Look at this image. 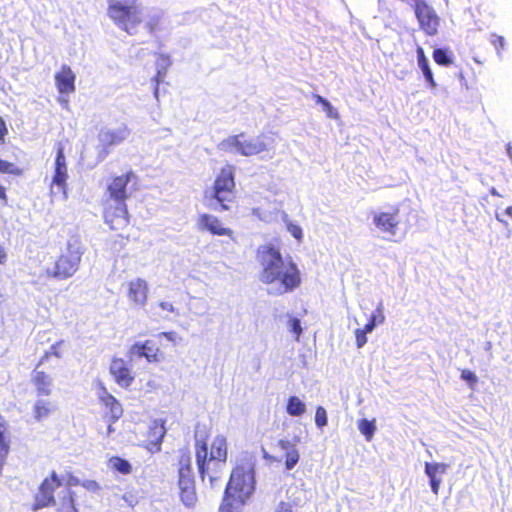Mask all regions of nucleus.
<instances>
[{"instance_id":"nucleus-1","label":"nucleus","mask_w":512,"mask_h":512,"mask_svg":"<svg viewBox=\"0 0 512 512\" xmlns=\"http://www.w3.org/2000/svg\"><path fill=\"white\" fill-rule=\"evenodd\" d=\"M256 255L261 266L259 279L263 284L275 285L280 295L300 287L302 277L297 264L291 258L285 259L278 248L262 245Z\"/></svg>"},{"instance_id":"nucleus-2","label":"nucleus","mask_w":512,"mask_h":512,"mask_svg":"<svg viewBox=\"0 0 512 512\" xmlns=\"http://www.w3.org/2000/svg\"><path fill=\"white\" fill-rule=\"evenodd\" d=\"M133 171L113 176L106 188V199L103 202V217L111 230L120 232L130 224V215L126 201L130 197L128 184L135 180Z\"/></svg>"},{"instance_id":"nucleus-3","label":"nucleus","mask_w":512,"mask_h":512,"mask_svg":"<svg viewBox=\"0 0 512 512\" xmlns=\"http://www.w3.org/2000/svg\"><path fill=\"white\" fill-rule=\"evenodd\" d=\"M195 458L201 479L204 480L208 477L213 485L215 481L219 480L222 468L228 458L226 438L223 435H217L211 442L209 453L206 439L196 440Z\"/></svg>"},{"instance_id":"nucleus-4","label":"nucleus","mask_w":512,"mask_h":512,"mask_svg":"<svg viewBox=\"0 0 512 512\" xmlns=\"http://www.w3.org/2000/svg\"><path fill=\"white\" fill-rule=\"evenodd\" d=\"M255 489L254 470L249 466H237L233 469L225 488L220 512H237L246 504Z\"/></svg>"},{"instance_id":"nucleus-5","label":"nucleus","mask_w":512,"mask_h":512,"mask_svg":"<svg viewBox=\"0 0 512 512\" xmlns=\"http://www.w3.org/2000/svg\"><path fill=\"white\" fill-rule=\"evenodd\" d=\"M83 254L84 250L78 239L68 241L52 266L45 270V275L55 280L71 278L78 271Z\"/></svg>"},{"instance_id":"nucleus-6","label":"nucleus","mask_w":512,"mask_h":512,"mask_svg":"<svg viewBox=\"0 0 512 512\" xmlns=\"http://www.w3.org/2000/svg\"><path fill=\"white\" fill-rule=\"evenodd\" d=\"M107 14L121 30L133 35L142 22L138 0H107Z\"/></svg>"},{"instance_id":"nucleus-7","label":"nucleus","mask_w":512,"mask_h":512,"mask_svg":"<svg viewBox=\"0 0 512 512\" xmlns=\"http://www.w3.org/2000/svg\"><path fill=\"white\" fill-rule=\"evenodd\" d=\"M236 198L235 168L233 165L222 167L217 174L210 192V199L214 200L220 210H229V203Z\"/></svg>"},{"instance_id":"nucleus-8","label":"nucleus","mask_w":512,"mask_h":512,"mask_svg":"<svg viewBox=\"0 0 512 512\" xmlns=\"http://www.w3.org/2000/svg\"><path fill=\"white\" fill-rule=\"evenodd\" d=\"M167 342H173L174 336L171 332H162L154 335L144 342H136L129 349L130 356L144 357L148 362H160L164 359Z\"/></svg>"},{"instance_id":"nucleus-9","label":"nucleus","mask_w":512,"mask_h":512,"mask_svg":"<svg viewBox=\"0 0 512 512\" xmlns=\"http://www.w3.org/2000/svg\"><path fill=\"white\" fill-rule=\"evenodd\" d=\"M414 11L420 30L426 36H436L439 32L441 19L427 0H405Z\"/></svg>"},{"instance_id":"nucleus-10","label":"nucleus","mask_w":512,"mask_h":512,"mask_svg":"<svg viewBox=\"0 0 512 512\" xmlns=\"http://www.w3.org/2000/svg\"><path fill=\"white\" fill-rule=\"evenodd\" d=\"M63 345V340L52 344L50 349L41 356L36 368L32 372L31 382L38 396H49L52 393L53 386L52 378L45 371L38 370V367L48 362L52 357L61 358L63 355L61 347Z\"/></svg>"},{"instance_id":"nucleus-11","label":"nucleus","mask_w":512,"mask_h":512,"mask_svg":"<svg viewBox=\"0 0 512 512\" xmlns=\"http://www.w3.org/2000/svg\"><path fill=\"white\" fill-rule=\"evenodd\" d=\"M221 145L225 150L235 151L243 156H254L267 150L264 136L246 139L244 133L229 136Z\"/></svg>"},{"instance_id":"nucleus-12","label":"nucleus","mask_w":512,"mask_h":512,"mask_svg":"<svg viewBox=\"0 0 512 512\" xmlns=\"http://www.w3.org/2000/svg\"><path fill=\"white\" fill-rule=\"evenodd\" d=\"M62 479L55 470L45 477L38 487V493L34 496L32 510L37 511L55 505V491L62 486Z\"/></svg>"},{"instance_id":"nucleus-13","label":"nucleus","mask_w":512,"mask_h":512,"mask_svg":"<svg viewBox=\"0 0 512 512\" xmlns=\"http://www.w3.org/2000/svg\"><path fill=\"white\" fill-rule=\"evenodd\" d=\"M55 87L59 93L58 102L69 107L68 96L76 91V75L70 66L63 64L54 75Z\"/></svg>"},{"instance_id":"nucleus-14","label":"nucleus","mask_w":512,"mask_h":512,"mask_svg":"<svg viewBox=\"0 0 512 512\" xmlns=\"http://www.w3.org/2000/svg\"><path fill=\"white\" fill-rule=\"evenodd\" d=\"M99 401L104 409L103 419L108 422V433L113 432L112 424L118 421L123 415L121 403L105 388L99 396Z\"/></svg>"},{"instance_id":"nucleus-15","label":"nucleus","mask_w":512,"mask_h":512,"mask_svg":"<svg viewBox=\"0 0 512 512\" xmlns=\"http://www.w3.org/2000/svg\"><path fill=\"white\" fill-rule=\"evenodd\" d=\"M130 131L127 126H122L116 130H106L99 134V157L105 158L111 151V147L121 144L127 139Z\"/></svg>"},{"instance_id":"nucleus-16","label":"nucleus","mask_w":512,"mask_h":512,"mask_svg":"<svg viewBox=\"0 0 512 512\" xmlns=\"http://www.w3.org/2000/svg\"><path fill=\"white\" fill-rule=\"evenodd\" d=\"M56 158L54 164V173L51 185L57 186L64 194L67 192L68 168L64 153V146L61 142H57Z\"/></svg>"},{"instance_id":"nucleus-17","label":"nucleus","mask_w":512,"mask_h":512,"mask_svg":"<svg viewBox=\"0 0 512 512\" xmlns=\"http://www.w3.org/2000/svg\"><path fill=\"white\" fill-rule=\"evenodd\" d=\"M399 207L393 206L391 211L377 212L373 216V223L382 232L395 235L400 224Z\"/></svg>"},{"instance_id":"nucleus-18","label":"nucleus","mask_w":512,"mask_h":512,"mask_svg":"<svg viewBox=\"0 0 512 512\" xmlns=\"http://www.w3.org/2000/svg\"><path fill=\"white\" fill-rule=\"evenodd\" d=\"M109 372L120 387L128 388L134 381L132 370L123 358H112Z\"/></svg>"},{"instance_id":"nucleus-19","label":"nucleus","mask_w":512,"mask_h":512,"mask_svg":"<svg viewBox=\"0 0 512 512\" xmlns=\"http://www.w3.org/2000/svg\"><path fill=\"white\" fill-rule=\"evenodd\" d=\"M198 228L201 231H206L216 236H228L232 238L234 235L232 229L224 227L219 218L208 213L199 215Z\"/></svg>"},{"instance_id":"nucleus-20","label":"nucleus","mask_w":512,"mask_h":512,"mask_svg":"<svg viewBox=\"0 0 512 512\" xmlns=\"http://www.w3.org/2000/svg\"><path fill=\"white\" fill-rule=\"evenodd\" d=\"M127 296L136 306L142 307L148 299V284L142 278H137L128 282Z\"/></svg>"},{"instance_id":"nucleus-21","label":"nucleus","mask_w":512,"mask_h":512,"mask_svg":"<svg viewBox=\"0 0 512 512\" xmlns=\"http://www.w3.org/2000/svg\"><path fill=\"white\" fill-rule=\"evenodd\" d=\"M178 487L182 503L186 507H194L198 500L194 476L178 478Z\"/></svg>"},{"instance_id":"nucleus-22","label":"nucleus","mask_w":512,"mask_h":512,"mask_svg":"<svg viewBox=\"0 0 512 512\" xmlns=\"http://www.w3.org/2000/svg\"><path fill=\"white\" fill-rule=\"evenodd\" d=\"M449 465L446 463H425V474L429 478L430 486L432 492L437 495L440 490L442 480L438 477V475H443L447 472Z\"/></svg>"},{"instance_id":"nucleus-23","label":"nucleus","mask_w":512,"mask_h":512,"mask_svg":"<svg viewBox=\"0 0 512 512\" xmlns=\"http://www.w3.org/2000/svg\"><path fill=\"white\" fill-rule=\"evenodd\" d=\"M278 446L285 452L286 469H293L300 459L296 445L289 440H279Z\"/></svg>"},{"instance_id":"nucleus-24","label":"nucleus","mask_w":512,"mask_h":512,"mask_svg":"<svg viewBox=\"0 0 512 512\" xmlns=\"http://www.w3.org/2000/svg\"><path fill=\"white\" fill-rule=\"evenodd\" d=\"M56 407L50 400L38 399L33 405V417L37 422H42L53 414Z\"/></svg>"},{"instance_id":"nucleus-25","label":"nucleus","mask_w":512,"mask_h":512,"mask_svg":"<svg viewBox=\"0 0 512 512\" xmlns=\"http://www.w3.org/2000/svg\"><path fill=\"white\" fill-rule=\"evenodd\" d=\"M416 53H417V62H418V66L419 68L421 69L424 77H425V80L427 81L428 83V86L429 88L431 89H434L436 88L437 86V83L434 79V76H433V73H432V70L429 66V62H428V59L424 53V50L422 47H417L416 49Z\"/></svg>"},{"instance_id":"nucleus-26","label":"nucleus","mask_w":512,"mask_h":512,"mask_svg":"<svg viewBox=\"0 0 512 512\" xmlns=\"http://www.w3.org/2000/svg\"><path fill=\"white\" fill-rule=\"evenodd\" d=\"M166 429L164 424L159 421H154L149 427L148 431V442L156 450L160 449V445L165 436Z\"/></svg>"},{"instance_id":"nucleus-27","label":"nucleus","mask_w":512,"mask_h":512,"mask_svg":"<svg viewBox=\"0 0 512 512\" xmlns=\"http://www.w3.org/2000/svg\"><path fill=\"white\" fill-rule=\"evenodd\" d=\"M76 499V493L73 490H67L61 497L56 512H79Z\"/></svg>"},{"instance_id":"nucleus-28","label":"nucleus","mask_w":512,"mask_h":512,"mask_svg":"<svg viewBox=\"0 0 512 512\" xmlns=\"http://www.w3.org/2000/svg\"><path fill=\"white\" fill-rule=\"evenodd\" d=\"M193 477L191 456L187 449L182 450L178 456V478Z\"/></svg>"},{"instance_id":"nucleus-29","label":"nucleus","mask_w":512,"mask_h":512,"mask_svg":"<svg viewBox=\"0 0 512 512\" xmlns=\"http://www.w3.org/2000/svg\"><path fill=\"white\" fill-rule=\"evenodd\" d=\"M107 466L111 471L122 475H128L132 472V466L129 461L119 456L110 457L107 461Z\"/></svg>"},{"instance_id":"nucleus-30","label":"nucleus","mask_w":512,"mask_h":512,"mask_svg":"<svg viewBox=\"0 0 512 512\" xmlns=\"http://www.w3.org/2000/svg\"><path fill=\"white\" fill-rule=\"evenodd\" d=\"M10 451V439L8 435V423L0 414V455L6 457Z\"/></svg>"},{"instance_id":"nucleus-31","label":"nucleus","mask_w":512,"mask_h":512,"mask_svg":"<svg viewBox=\"0 0 512 512\" xmlns=\"http://www.w3.org/2000/svg\"><path fill=\"white\" fill-rule=\"evenodd\" d=\"M305 404L297 397L290 396L287 400L286 412L291 416H301L305 413Z\"/></svg>"},{"instance_id":"nucleus-32","label":"nucleus","mask_w":512,"mask_h":512,"mask_svg":"<svg viewBox=\"0 0 512 512\" xmlns=\"http://www.w3.org/2000/svg\"><path fill=\"white\" fill-rule=\"evenodd\" d=\"M385 316L380 307L370 316L368 322L364 325V327L359 328L363 333L368 334L373 331V329L378 325L384 323Z\"/></svg>"},{"instance_id":"nucleus-33","label":"nucleus","mask_w":512,"mask_h":512,"mask_svg":"<svg viewBox=\"0 0 512 512\" xmlns=\"http://www.w3.org/2000/svg\"><path fill=\"white\" fill-rule=\"evenodd\" d=\"M433 60L440 66L448 67L453 63L452 52L443 48H436L432 53Z\"/></svg>"},{"instance_id":"nucleus-34","label":"nucleus","mask_w":512,"mask_h":512,"mask_svg":"<svg viewBox=\"0 0 512 512\" xmlns=\"http://www.w3.org/2000/svg\"><path fill=\"white\" fill-rule=\"evenodd\" d=\"M357 427L367 441L372 440L376 431L375 420L361 419L358 421Z\"/></svg>"},{"instance_id":"nucleus-35","label":"nucleus","mask_w":512,"mask_h":512,"mask_svg":"<svg viewBox=\"0 0 512 512\" xmlns=\"http://www.w3.org/2000/svg\"><path fill=\"white\" fill-rule=\"evenodd\" d=\"M160 59L163 62V66H162L161 69L157 70L155 76L153 77V81L155 82L154 94H155L156 97L158 96L159 85L163 81V79H164V77L166 75L167 68L170 65V61H169V58L167 56L161 55Z\"/></svg>"},{"instance_id":"nucleus-36","label":"nucleus","mask_w":512,"mask_h":512,"mask_svg":"<svg viewBox=\"0 0 512 512\" xmlns=\"http://www.w3.org/2000/svg\"><path fill=\"white\" fill-rule=\"evenodd\" d=\"M313 99L315 100V102L317 104H320L322 106V108L324 109V111L326 112V114L329 118H333V119L338 118L337 111L332 107V105L330 104V102L327 99H325L324 97H322L321 95H318V94H314Z\"/></svg>"},{"instance_id":"nucleus-37","label":"nucleus","mask_w":512,"mask_h":512,"mask_svg":"<svg viewBox=\"0 0 512 512\" xmlns=\"http://www.w3.org/2000/svg\"><path fill=\"white\" fill-rule=\"evenodd\" d=\"M0 173L21 176L23 174V169L12 162L0 159Z\"/></svg>"},{"instance_id":"nucleus-38","label":"nucleus","mask_w":512,"mask_h":512,"mask_svg":"<svg viewBox=\"0 0 512 512\" xmlns=\"http://www.w3.org/2000/svg\"><path fill=\"white\" fill-rule=\"evenodd\" d=\"M328 419H327V413L326 410L322 406H318L316 408L315 413V423L317 427L322 428L327 425Z\"/></svg>"},{"instance_id":"nucleus-39","label":"nucleus","mask_w":512,"mask_h":512,"mask_svg":"<svg viewBox=\"0 0 512 512\" xmlns=\"http://www.w3.org/2000/svg\"><path fill=\"white\" fill-rule=\"evenodd\" d=\"M287 230L290 232V234L298 241H302L303 239V231L302 228L291 221L286 223Z\"/></svg>"},{"instance_id":"nucleus-40","label":"nucleus","mask_w":512,"mask_h":512,"mask_svg":"<svg viewBox=\"0 0 512 512\" xmlns=\"http://www.w3.org/2000/svg\"><path fill=\"white\" fill-rule=\"evenodd\" d=\"M461 379L464 380L469 384L471 388H474L475 384L477 383L478 379L474 372L464 369L461 371L460 375Z\"/></svg>"},{"instance_id":"nucleus-41","label":"nucleus","mask_w":512,"mask_h":512,"mask_svg":"<svg viewBox=\"0 0 512 512\" xmlns=\"http://www.w3.org/2000/svg\"><path fill=\"white\" fill-rule=\"evenodd\" d=\"M491 43L495 47L497 53H500L505 48V39L503 36L493 34L491 38Z\"/></svg>"},{"instance_id":"nucleus-42","label":"nucleus","mask_w":512,"mask_h":512,"mask_svg":"<svg viewBox=\"0 0 512 512\" xmlns=\"http://www.w3.org/2000/svg\"><path fill=\"white\" fill-rule=\"evenodd\" d=\"M355 335V343L358 348H362L367 343V337L363 331H360V329H356L354 331Z\"/></svg>"},{"instance_id":"nucleus-43","label":"nucleus","mask_w":512,"mask_h":512,"mask_svg":"<svg viewBox=\"0 0 512 512\" xmlns=\"http://www.w3.org/2000/svg\"><path fill=\"white\" fill-rule=\"evenodd\" d=\"M146 27L150 33H154L160 29V18L155 16L152 17L147 23Z\"/></svg>"},{"instance_id":"nucleus-44","label":"nucleus","mask_w":512,"mask_h":512,"mask_svg":"<svg viewBox=\"0 0 512 512\" xmlns=\"http://www.w3.org/2000/svg\"><path fill=\"white\" fill-rule=\"evenodd\" d=\"M290 330H291L292 333H294L296 335L297 338L301 335L302 328H301V324H300V320L299 319L293 318L290 321Z\"/></svg>"},{"instance_id":"nucleus-45","label":"nucleus","mask_w":512,"mask_h":512,"mask_svg":"<svg viewBox=\"0 0 512 512\" xmlns=\"http://www.w3.org/2000/svg\"><path fill=\"white\" fill-rule=\"evenodd\" d=\"M81 485L87 489V490H90V491H98L100 490V485L97 481L95 480H87V481H84L81 483Z\"/></svg>"},{"instance_id":"nucleus-46","label":"nucleus","mask_w":512,"mask_h":512,"mask_svg":"<svg viewBox=\"0 0 512 512\" xmlns=\"http://www.w3.org/2000/svg\"><path fill=\"white\" fill-rule=\"evenodd\" d=\"M8 134L6 123L2 117H0V143H4L5 137Z\"/></svg>"},{"instance_id":"nucleus-47","label":"nucleus","mask_w":512,"mask_h":512,"mask_svg":"<svg viewBox=\"0 0 512 512\" xmlns=\"http://www.w3.org/2000/svg\"><path fill=\"white\" fill-rule=\"evenodd\" d=\"M275 512H293L292 507L289 503L280 502Z\"/></svg>"},{"instance_id":"nucleus-48","label":"nucleus","mask_w":512,"mask_h":512,"mask_svg":"<svg viewBox=\"0 0 512 512\" xmlns=\"http://www.w3.org/2000/svg\"><path fill=\"white\" fill-rule=\"evenodd\" d=\"M0 201L6 205L8 202V196L6 192V188L0 184Z\"/></svg>"},{"instance_id":"nucleus-49","label":"nucleus","mask_w":512,"mask_h":512,"mask_svg":"<svg viewBox=\"0 0 512 512\" xmlns=\"http://www.w3.org/2000/svg\"><path fill=\"white\" fill-rule=\"evenodd\" d=\"M159 306H160L163 310H165V311H167V312H174V306H173V304H172V303H170V302H165V301L160 302V303H159Z\"/></svg>"},{"instance_id":"nucleus-50","label":"nucleus","mask_w":512,"mask_h":512,"mask_svg":"<svg viewBox=\"0 0 512 512\" xmlns=\"http://www.w3.org/2000/svg\"><path fill=\"white\" fill-rule=\"evenodd\" d=\"M262 456L264 459L270 461V462H279L280 460L276 457L270 455L264 448L262 449Z\"/></svg>"},{"instance_id":"nucleus-51","label":"nucleus","mask_w":512,"mask_h":512,"mask_svg":"<svg viewBox=\"0 0 512 512\" xmlns=\"http://www.w3.org/2000/svg\"><path fill=\"white\" fill-rule=\"evenodd\" d=\"M7 260V254L5 252V249L0 244V264H4Z\"/></svg>"},{"instance_id":"nucleus-52","label":"nucleus","mask_w":512,"mask_h":512,"mask_svg":"<svg viewBox=\"0 0 512 512\" xmlns=\"http://www.w3.org/2000/svg\"><path fill=\"white\" fill-rule=\"evenodd\" d=\"M505 214L512 218V206L506 208Z\"/></svg>"},{"instance_id":"nucleus-53","label":"nucleus","mask_w":512,"mask_h":512,"mask_svg":"<svg viewBox=\"0 0 512 512\" xmlns=\"http://www.w3.org/2000/svg\"><path fill=\"white\" fill-rule=\"evenodd\" d=\"M71 483L78 484L79 480L77 478L71 477Z\"/></svg>"},{"instance_id":"nucleus-54","label":"nucleus","mask_w":512,"mask_h":512,"mask_svg":"<svg viewBox=\"0 0 512 512\" xmlns=\"http://www.w3.org/2000/svg\"><path fill=\"white\" fill-rule=\"evenodd\" d=\"M496 219H497L499 222H503V220L499 217V215H498V214L496 215Z\"/></svg>"}]
</instances>
